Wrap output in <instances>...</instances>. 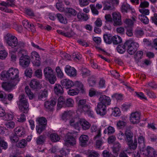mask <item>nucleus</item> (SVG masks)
<instances>
[{"instance_id":"3","label":"nucleus","mask_w":157,"mask_h":157,"mask_svg":"<svg viewBox=\"0 0 157 157\" xmlns=\"http://www.w3.org/2000/svg\"><path fill=\"white\" fill-rule=\"evenodd\" d=\"M6 42L12 48L16 47L18 49V48H24L25 44L21 42H18L17 38L11 34L8 33L4 37Z\"/></svg>"},{"instance_id":"55","label":"nucleus","mask_w":157,"mask_h":157,"mask_svg":"<svg viewBox=\"0 0 157 157\" xmlns=\"http://www.w3.org/2000/svg\"><path fill=\"white\" fill-rule=\"evenodd\" d=\"M74 85L77 88L76 89H78L79 91L80 90H83V86L81 82L78 81L75 82Z\"/></svg>"},{"instance_id":"19","label":"nucleus","mask_w":157,"mask_h":157,"mask_svg":"<svg viewBox=\"0 0 157 157\" xmlns=\"http://www.w3.org/2000/svg\"><path fill=\"white\" fill-rule=\"evenodd\" d=\"M62 86L64 88L68 89L74 86L73 82L71 80L67 79L62 80L61 81Z\"/></svg>"},{"instance_id":"50","label":"nucleus","mask_w":157,"mask_h":157,"mask_svg":"<svg viewBox=\"0 0 157 157\" xmlns=\"http://www.w3.org/2000/svg\"><path fill=\"white\" fill-rule=\"evenodd\" d=\"M25 92L29 97L30 99H32L34 97L33 94L31 92L30 89L29 88L28 86H26L25 88Z\"/></svg>"},{"instance_id":"13","label":"nucleus","mask_w":157,"mask_h":157,"mask_svg":"<svg viewBox=\"0 0 157 157\" xmlns=\"http://www.w3.org/2000/svg\"><path fill=\"white\" fill-rule=\"evenodd\" d=\"M64 70L66 73L70 77H74L76 75L77 73L75 69L69 65L66 66Z\"/></svg>"},{"instance_id":"21","label":"nucleus","mask_w":157,"mask_h":157,"mask_svg":"<svg viewBox=\"0 0 157 157\" xmlns=\"http://www.w3.org/2000/svg\"><path fill=\"white\" fill-rule=\"evenodd\" d=\"M30 57L27 58L26 57H20L19 60V63L20 65L24 67H28L30 62Z\"/></svg>"},{"instance_id":"54","label":"nucleus","mask_w":157,"mask_h":157,"mask_svg":"<svg viewBox=\"0 0 157 157\" xmlns=\"http://www.w3.org/2000/svg\"><path fill=\"white\" fill-rule=\"evenodd\" d=\"M74 103V101L71 98H68L66 101L65 107H72L73 106Z\"/></svg>"},{"instance_id":"23","label":"nucleus","mask_w":157,"mask_h":157,"mask_svg":"<svg viewBox=\"0 0 157 157\" xmlns=\"http://www.w3.org/2000/svg\"><path fill=\"white\" fill-rule=\"evenodd\" d=\"M65 15L68 17H71L76 16L77 12L75 10L72 8H66L64 10Z\"/></svg>"},{"instance_id":"45","label":"nucleus","mask_w":157,"mask_h":157,"mask_svg":"<svg viewBox=\"0 0 157 157\" xmlns=\"http://www.w3.org/2000/svg\"><path fill=\"white\" fill-rule=\"evenodd\" d=\"M115 132V128L111 126H109L106 129H105L104 133V134L107 133L109 135H110L113 133Z\"/></svg>"},{"instance_id":"51","label":"nucleus","mask_w":157,"mask_h":157,"mask_svg":"<svg viewBox=\"0 0 157 157\" xmlns=\"http://www.w3.org/2000/svg\"><path fill=\"white\" fill-rule=\"evenodd\" d=\"M56 71L57 73V75L58 78H63L64 74L60 68L59 67H57L56 69Z\"/></svg>"},{"instance_id":"40","label":"nucleus","mask_w":157,"mask_h":157,"mask_svg":"<svg viewBox=\"0 0 157 157\" xmlns=\"http://www.w3.org/2000/svg\"><path fill=\"white\" fill-rule=\"evenodd\" d=\"M125 134L126 137V141H127L128 143H130L131 141H132V138L133 134L131 131H126Z\"/></svg>"},{"instance_id":"44","label":"nucleus","mask_w":157,"mask_h":157,"mask_svg":"<svg viewBox=\"0 0 157 157\" xmlns=\"http://www.w3.org/2000/svg\"><path fill=\"white\" fill-rule=\"evenodd\" d=\"M138 18L142 22L145 24H147L149 22L148 18L144 14L139 15Z\"/></svg>"},{"instance_id":"63","label":"nucleus","mask_w":157,"mask_h":157,"mask_svg":"<svg viewBox=\"0 0 157 157\" xmlns=\"http://www.w3.org/2000/svg\"><path fill=\"white\" fill-rule=\"evenodd\" d=\"M124 22L127 25L128 27H132L133 25V21L129 19H126L124 21Z\"/></svg>"},{"instance_id":"28","label":"nucleus","mask_w":157,"mask_h":157,"mask_svg":"<svg viewBox=\"0 0 157 157\" xmlns=\"http://www.w3.org/2000/svg\"><path fill=\"white\" fill-rule=\"evenodd\" d=\"M58 101L57 106L58 109H60L63 106L65 107L66 101L63 97H60Z\"/></svg>"},{"instance_id":"56","label":"nucleus","mask_w":157,"mask_h":157,"mask_svg":"<svg viewBox=\"0 0 157 157\" xmlns=\"http://www.w3.org/2000/svg\"><path fill=\"white\" fill-rule=\"evenodd\" d=\"M79 93V90L76 88L70 89L68 91V94L71 96H74L78 94Z\"/></svg>"},{"instance_id":"16","label":"nucleus","mask_w":157,"mask_h":157,"mask_svg":"<svg viewBox=\"0 0 157 157\" xmlns=\"http://www.w3.org/2000/svg\"><path fill=\"white\" fill-rule=\"evenodd\" d=\"M56 104V102L54 100H52L45 102L44 104V107L47 111H51L53 109Z\"/></svg>"},{"instance_id":"8","label":"nucleus","mask_w":157,"mask_h":157,"mask_svg":"<svg viewBox=\"0 0 157 157\" xmlns=\"http://www.w3.org/2000/svg\"><path fill=\"white\" fill-rule=\"evenodd\" d=\"M112 15L114 26H120L122 24L121 16L119 12H114L112 13Z\"/></svg>"},{"instance_id":"57","label":"nucleus","mask_w":157,"mask_h":157,"mask_svg":"<svg viewBox=\"0 0 157 157\" xmlns=\"http://www.w3.org/2000/svg\"><path fill=\"white\" fill-rule=\"evenodd\" d=\"M82 74L83 78H86L90 75V71L84 68H83L82 69Z\"/></svg>"},{"instance_id":"52","label":"nucleus","mask_w":157,"mask_h":157,"mask_svg":"<svg viewBox=\"0 0 157 157\" xmlns=\"http://www.w3.org/2000/svg\"><path fill=\"white\" fill-rule=\"evenodd\" d=\"M88 82L90 86H93L96 82L95 78L93 76L90 77L88 80Z\"/></svg>"},{"instance_id":"58","label":"nucleus","mask_w":157,"mask_h":157,"mask_svg":"<svg viewBox=\"0 0 157 157\" xmlns=\"http://www.w3.org/2000/svg\"><path fill=\"white\" fill-rule=\"evenodd\" d=\"M135 96L141 100H147V98L142 92H135Z\"/></svg>"},{"instance_id":"37","label":"nucleus","mask_w":157,"mask_h":157,"mask_svg":"<svg viewBox=\"0 0 157 157\" xmlns=\"http://www.w3.org/2000/svg\"><path fill=\"white\" fill-rule=\"evenodd\" d=\"M13 113H5L3 118L5 121H10L13 119Z\"/></svg>"},{"instance_id":"14","label":"nucleus","mask_w":157,"mask_h":157,"mask_svg":"<svg viewBox=\"0 0 157 157\" xmlns=\"http://www.w3.org/2000/svg\"><path fill=\"white\" fill-rule=\"evenodd\" d=\"M98 99L99 103L105 105L106 106L109 105L111 104L110 98L105 95H101Z\"/></svg>"},{"instance_id":"38","label":"nucleus","mask_w":157,"mask_h":157,"mask_svg":"<svg viewBox=\"0 0 157 157\" xmlns=\"http://www.w3.org/2000/svg\"><path fill=\"white\" fill-rule=\"evenodd\" d=\"M128 145L129 148L131 150H134L136 149L137 147V142L136 139L134 140V142L132 141L130 143L128 142Z\"/></svg>"},{"instance_id":"4","label":"nucleus","mask_w":157,"mask_h":157,"mask_svg":"<svg viewBox=\"0 0 157 157\" xmlns=\"http://www.w3.org/2000/svg\"><path fill=\"white\" fill-rule=\"evenodd\" d=\"M44 75L46 80L51 84H54L56 80V78L54 73L52 69L50 67L45 68L43 71Z\"/></svg>"},{"instance_id":"64","label":"nucleus","mask_w":157,"mask_h":157,"mask_svg":"<svg viewBox=\"0 0 157 157\" xmlns=\"http://www.w3.org/2000/svg\"><path fill=\"white\" fill-rule=\"evenodd\" d=\"M45 138L42 136H40L36 139V143L37 144H40L43 143L44 141Z\"/></svg>"},{"instance_id":"24","label":"nucleus","mask_w":157,"mask_h":157,"mask_svg":"<svg viewBox=\"0 0 157 157\" xmlns=\"http://www.w3.org/2000/svg\"><path fill=\"white\" fill-rule=\"evenodd\" d=\"M91 132H97V135L94 138V140L99 139L101 136V130L99 128H97L96 126L92 125L91 127Z\"/></svg>"},{"instance_id":"25","label":"nucleus","mask_w":157,"mask_h":157,"mask_svg":"<svg viewBox=\"0 0 157 157\" xmlns=\"http://www.w3.org/2000/svg\"><path fill=\"white\" fill-rule=\"evenodd\" d=\"M15 135L20 137L23 136L25 134L24 128L22 127H17L15 129Z\"/></svg>"},{"instance_id":"59","label":"nucleus","mask_w":157,"mask_h":157,"mask_svg":"<svg viewBox=\"0 0 157 157\" xmlns=\"http://www.w3.org/2000/svg\"><path fill=\"white\" fill-rule=\"evenodd\" d=\"M5 125L7 128L11 129L14 127L15 123L13 121H10L6 123Z\"/></svg>"},{"instance_id":"17","label":"nucleus","mask_w":157,"mask_h":157,"mask_svg":"<svg viewBox=\"0 0 157 157\" xmlns=\"http://www.w3.org/2000/svg\"><path fill=\"white\" fill-rule=\"evenodd\" d=\"M78 110L80 112H84L86 113L91 117L93 115V112L91 109L90 106L87 104L85 105Z\"/></svg>"},{"instance_id":"48","label":"nucleus","mask_w":157,"mask_h":157,"mask_svg":"<svg viewBox=\"0 0 157 157\" xmlns=\"http://www.w3.org/2000/svg\"><path fill=\"white\" fill-rule=\"evenodd\" d=\"M36 121L38 122L39 125L46 126L47 120L45 118L43 117H38L37 118Z\"/></svg>"},{"instance_id":"5","label":"nucleus","mask_w":157,"mask_h":157,"mask_svg":"<svg viewBox=\"0 0 157 157\" xmlns=\"http://www.w3.org/2000/svg\"><path fill=\"white\" fill-rule=\"evenodd\" d=\"M19 101L18 103L19 109L24 113H27L29 110V104L24 94L19 97Z\"/></svg>"},{"instance_id":"12","label":"nucleus","mask_w":157,"mask_h":157,"mask_svg":"<svg viewBox=\"0 0 157 157\" xmlns=\"http://www.w3.org/2000/svg\"><path fill=\"white\" fill-rule=\"evenodd\" d=\"M143 154L145 155L144 157H154L157 155L156 152L152 147L147 146L146 150L144 151Z\"/></svg>"},{"instance_id":"22","label":"nucleus","mask_w":157,"mask_h":157,"mask_svg":"<svg viewBox=\"0 0 157 157\" xmlns=\"http://www.w3.org/2000/svg\"><path fill=\"white\" fill-rule=\"evenodd\" d=\"M23 48H18V49L17 48H15V50H14V52L18 51V54L19 56H21L20 57H26V58H27V57H29L28 56V51L25 49H23Z\"/></svg>"},{"instance_id":"10","label":"nucleus","mask_w":157,"mask_h":157,"mask_svg":"<svg viewBox=\"0 0 157 157\" xmlns=\"http://www.w3.org/2000/svg\"><path fill=\"white\" fill-rule=\"evenodd\" d=\"M140 113L138 111L132 113L129 117L130 122L134 124H137L140 121Z\"/></svg>"},{"instance_id":"15","label":"nucleus","mask_w":157,"mask_h":157,"mask_svg":"<svg viewBox=\"0 0 157 157\" xmlns=\"http://www.w3.org/2000/svg\"><path fill=\"white\" fill-rule=\"evenodd\" d=\"M76 144V140L75 137H74L71 134L67 135V138L66 139L65 144L67 146H74Z\"/></svg>"},{"instance_id":"9","label":"nucleus","mask_w":157,"mask_h":157,"mask_svg":"<svg viewBox=\"0 0 157 157\" xmlns=\"http://www.w3.org/2000/svg\"><path fill=\"white\" fill-rule=\"evenodd\" d=\"M18 83L11 80L9 82H5L2 83V86L5 91L10 92L12 88L15 86Z\"/></svg>"},{"instance_id":"49","label":"nucleus","mask_w":157,"mask_h":157,"mask_svg":"<svg viewBox=\"0 0 157 157\" xmlns=\"http://www.w3.org/2000/svg\"><path fill=\"white\" fill-rule=\"evenodd\" d=\"M27 145V142L26 140L24 139L22 140H20L16 144L17 147L21 148H23Z\"/></svg>"},{"instance_id":"27","label":"nucleus","mask_w":157,"mask_h":157,"mask_svg":"<svg viewBox=\"0 0 157 157\" xmlns=\"http://www.w3.org/2000/svg\"><path fill=\"white\" fill-rule=\"evenodd\" d=\"M77 17L78 20L81 21H87L89 18L87 14L81 12L77 13Z\"/></svg>"},{"instance_id":"20","label":"nucleus","mask_w":157,"mask_h":157,"mask_svg":"<svg viewBox=\"0 0 157 157\" xmlns=\"http://www.w3.org/2000/svg\"><path fill=\"white\" fill-rule=\"evenodd\" d=\"M89 140L88 136L86 135H81L79 138V144L82 147H85L86 146Z\"/></svg>"},{"instance_id":"61","label":"nucleus","mask_w":157,"mask_h":157,"mask_svg":"<svg viewBox=\"0 0 157 157\" xmlns=\"http://www.w3.org/2000/svg\"><path fill=\"white\" fill-rule=\"evenodd\" d=\"M105 23L106 24L112 23L113 22V18L111 15L109 14H105Z\"/></svg>"},{"instance_id":"53","label":"nucleus","mask_w":157,"mask_h":157,"mask_svg":"<svg viewBox=\"0 0 157 157\" xmlns=\"http://www.w3.org/2000/svg\"><path fill=\"white\" fill-rule=\"evenodd\" d=\"M91 12L94 15H97L99 14V11L98 9L95 6L94 4H91L90 5Z\"/></svg>"},{"instance_id":"39","label":"nucleus","mask_w":157,"mask_h":157,"mask_svg":"<svg viewBox=\"0 0 157 157\" xmlns=\"http://www.w3.org/2000/svg\"><path fill=\"white\" fill-rule=\"evenodd\" d=\"M56 16L59 21L61 23L66 24L67 23V19L63 17L60 13H57L56 14Z\"/></svg>"},{"instance_id":"6","label":"nucleus","mask_w":157,"mask_h":157,"mask_svg":"<svg viewBox=\"0 0 157 157\" xmlns=\"http://www.w3.org/2000/svg\"><path fill=\"white\" fill-rule=\"evenodd\" d=\"M125 45H126L127 52L131 55L134 54L139 47V44L132 39L126 41L125 42Z\"/></svg>"},{"instance_id":"18","label":"nucleus","mask_w":157,"mask_h":157,"mask_svg":"<svg viewBox=\"0 0 157 157\" xmlns=\"http://www.w3.org/2000/svg\"><path fill=\"white\" fill-rule=\"evenodd\" d=\"M22 24L24 28L29 31L34 33L35 31V28L34 25L32 24H29L28 21L25 20L22 21Z\"/></svg>"},{"instance_id":"7","label":"nucleus","mask_w":157,"mask_h":157,"mask_svg":"<svg viewBox=\"0 0 157 157\" xmlns=\"http://www.w3.org/2000/svg\"><path fill=\"white\" fill-rule=\"evenodd\" d=\"M30 59L34 66L38 67L40 66L41 63L40 58L38 53L35 51H33L31 53Z\"/></svg>"},{"instance_id":"46","label":"nucleus","mask_w":157,"mask_h":157,"mask_svg":"<svg viewBox=\"0 0 157 157\" xmlns=\"http://www.w3.org/2000/svg\"><path fill=\"white\" fill-rule=\"evenodd\" d=\"M126 48V45H125V43L123 45H119L117 47V49L118 52L122 54L125 52Z\"/></svg>"},{"instance_id":"47","label":"nucleus","mask_w":157,"mask_h":157,"mask_svg":"<svg viewBox=\"0 0 157 157\" xmlns=\"http://www.w3.org/2000/svg\"><path fill=\"white\" fill-rule=\"evenodd\" d=\"M144 92L146 93V94L151 98H156L155 93L152 91H150L147 89H144Z\"/></svg>"},{"instance_id":"32","label":"nucleus","mask_w":157,"mask_h":157,"mask_svg":"<svg viewBox=\"0 0 157 157\" xmlns=\"http://www.w3.org/2000/svg\"><path fill=\"white\" fill-rule=\"evenodd\" d=\"M121 148L120 144L118 142L115 143L113 148V152L115 154L116 156H118V153Z\"/></svg>"},{"instance_id":"29","label":"nucleus","mask_w":157,"mask_h":157,"mask_svg":"<svg viewBox=\"0 0 157 157\" xmlns=\"http://www.w3.org/2000/svg\"><path fill=\"white\" fill-rule=\"evenodd\" d=\"M3 46L0 44V59H4L6 57L8 53L6 51L3 49Z\"/></svg>"},{"instance_id":"41","label":"nucleus","mask_w":157,"mask_h":157,"mask_svg":"<svg viewBox=\"0 0 157 157\" xmlns=\"http://www.w3.org/2000/svg\"><path fill=\"white\" fill-rule=\"evenodd\" d=\"M50 138L52 141L56 142L58 141L60 139L59 136L56 133H54L50 134Z\"/></svg>"},{"instance_id":"62","label":"nucleus","mask_w":157,"mask_h":157,"mask_svg":"<svg viewBox=\"0 0 157 157\" xmlns=\"http://www.w3.org/2000/svg\"><path fill=\"white\" fill-rule=\"evenodd\" d=\"M143 52L142 51H137L135 55V58L136 60H139L142 58Z\"/></svg>"},{"instance_id":"30","label":"nucleus","mask_w":157,"mask_h":157,"mask_svg":"<svg viewBox=\"0 0 157 157\" xmlns=\"http://www.w3.org/2000/svg\"><path fill=\"white\" fill-rule=\"evenodd\" d=\"M54 91L57 94H62L63 90L62 86L59 84H56L54 87Z\"/></svg>"},{"instance_id":"35","label":"nucleus","mask_w":157,"mask_h":157,"mask_svg":"<svg viewBox=\"0 0 157 157\" xmlns=\"http://www.w3.org/2000/svg\"><path fill=\"white\" fill-rule=\"evenodd\" d=\"M113 36L109 34H105L104 35V41L107 44H110L113 42Z\"/></svg>"},{"instance_id":"1","label":"nucleus","mask_w":157,"mask_h":157,"mask_svg":"<svg viewBox=\"0 0 157 157\" xmlns=\"http://www.w3.org/2000/svg\"><path fill=\"white\" fill-rule=\"evenodd\" d=\"M19 71L15 68L11 67L7 71H4L0 74V78L2 80H10L18 83L20 79Z\"/></svg>"},{"instance_id":"60","label":"nucleus","mask_w":157,"mask_h":157,"mask_svg":"<svg viewBox=\"0 0 157 157\" xmlns=\"http://www.w3.org/2000/svg\"><path fill=\"white\" fill-rule=\"evenodd\" d=\"M46 126L45 125H39L38 126H36V130L37 133L39 134H40L45 130Z\"/></svg>"},{"instance_id":"11","label":"nucleus","mask_w":157,"mask_h":157,"mask_svg":"<svg viewBox=\"0 0 157 157\" xmlns=\"http://www.w3.org/2000/svg\"><path fill=\"white\" fill-rule=\"evenodd\" d=\"M95 110L98 114L101 116H104L107 112L106 106L98 102Z\"/></svg>"},{"instance_id":"26","label":"nucleus","mask_w":157,"mask_h":157,"mask_svg":"<svg viewBox=\"0 0 157 157\" xmlns=\"http://www.w3.org/2000/svg\"><path fill=\"white\" fill-rule=\"evenodd\" d=\"M0 5L7 7L9 6L13 7L15 6V3L13 0H7V1L5 2L2 1L0 3Z\"/></svg>"},{"instance_id":"36","label":"nucleus","mask_w":157,"mask_h":157,"mask_svg":"<svg viewBox=\"0 0 157 157\" xmlns=\"http://www.w3.org/2000/svg\"><path fill=\"white\" fill-rule=\"evenodd\" d=\"M113 43L114 44H117L121 43V38L118 35L113 36Z\"/></svg>"},{"instance_id":"34","label":"nucleus","mask_w":157,"mask_h":157,"mask_svg":"<svg viewBox=\"0 0 157 157\" xmlns=\"http://www.w3.org/2000/svg\"><path fill=\"white\" fill-rule=\"evenodd\" d=\"M144 34L143 29L140 28H137L135 31L134 35L137 37H140Z\"/></svg>"},{"instance_id":"31","label":"nucleus","mask_w":157,"mask_h":157,"mask_svg":"<svg viewBox=\"0 0 157 157\" xmlns=\"http://www.w3.org/2000/svg\"><path fill=\"white\" fill-rule=\"evenodd\" d=\"M74 113L71 111H65L62 114V118L63 120L69 119L72 116Z\"/></svg>"},{"instance_id":"2","label":"nucleus","mask_w":157,"mask_h":157,"mask_svg":"<svg viewBox=\"0 0 157 157\" xmlns=\"http://www.w3.org/2000/svg\"><path fill=\"white\" fill-rule=\"evenodd\" d=\"M69 123L71 126L75 129L78 130L79 129L80 125L84 130H87L90 127V123L84 119H79L78 118L72 119L70 120Z\"/></svg>"},{"instance_id":"42","label":"nucleus","mask_w":157,"mask_h":157,"mask_svg":"<svg viewBox=\"0 0 157 157\" xmlns=\"http://www.w3.org/2000/svg\"><path fill=\"white\" fill-rule=\"evenodd\" d=\"M95 146L97 148L100 149L101 146L103 145L104 143V142L101 137L99 139H97L96 140Z\"/></svg>"},{"instance_id":"43","label":"nucleus","mask_w":157,"mask_h":157,"mask_svg":"<svg viewBox=\"0 0 157 157\" xmlns=\"http://www.w3.org/2000/svg\"><path fill=\"white\" fill-rule=\"evenodd\" d=\"M39 85V82L37 80L34 79L32 80L30 83V87L33 89H36Z\"/></svg>"},{"instance_id":"33","label":"nucleus","mask_w":157,"mask_h":157,"mask_svg":"<svg viewBox=\"0 0 157 157\" xmlns=\"http://www.w3.org/2000/svg\"><path fill=\"white\" fill-rule=\"evenodd\" d=\"M130 9V5L126 3L122 4L121 7V11L124 13H127Z\"/></svg>"}]
</instances>
